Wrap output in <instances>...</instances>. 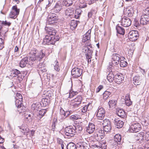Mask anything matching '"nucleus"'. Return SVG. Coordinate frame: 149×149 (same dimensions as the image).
<instances>
[{"instance_id": "7", "label": "nucleus", "mask_w": 149, "mask_h": 149, "mask_svg": "<svg viewBox=\"0 0 149 149\" xmlns=\"http://www.w3.org/2000/svg\"><path fill=\"white\" fill-rule=\"evenodd\" d=\"M128 37L130 41H135L138 39L139 37L138 32L137 31H131L129 33Z\"/></svg>"}, {"instance_id": "8", "label": "nucleus", "mask_w": 149, "mask_h": 149, "mask_svg": "<svg viewBox=\"0 0 149 149\" xmlns=\"http://www.w3.org/2000/svg\"><path fill=\"white\" fill-rule=\"evenodd\" d=\"M82 70L78 68H73L71 71V74L73 77L77 78L80 77L82 73Z\"/></svg>"}, {"instance_id": "43", "label": "nucleus", "mask_w": 149, "mask_h": 149, "mask_svg": "<svg viewBox=\"0 0 149 149\" xmlns=\"http://www.w3.org/2000/svg\"><path fill=\"white\" fill-rule=\"evenodd\" d=\"M23 100L21 101L20 100H15V105L18 108H20L22 107V103Z\"/></svg>"}, {"instance_id": "16", "label": "nucleus", "mask_w": 149, "mask_h": 149, "mask_svg": "<svg viewBox=\"0 0 149 149\" xmlns=\"http://www.w3.org/2000/svg\"><path fill=\"white\" fill-rule=\"evenodd\" d=\"M45 29L46 33L50 36H54L57 32L52 27H46Z\"/></svg>"}, {"instance_id": "31", "label": "nucleus", "mask_w": 149, "mask_h": 149, "mask_svg": "<svg viewBox=\"0 0 149 149\" xmlns=\"http://www.w3.org/2000/svg\"><path fill=\"white\" fill-rule=\"evenodd\" d=\"M37 56L38 57V60H39V61H40L45 56V52L43 50H41L39 53L38 52L37 53Z\"/></svg>"}, {"instance_id": "2", "label": "nucleus", "mask_w": 149, "mask_h": 149, "mask_svg": "<svg viewBox=\"0 0 149 149\" xmlns=\"http://www.w3.org/2000/svg\"><path fill=\"white\" fill-rule=\"evenodd\" d=\"M120 56L119 54L116 53L113 54L111 56V62L109 63V65L110 66L109 67V69H111L113 65H116L118 64L120 58Z\"/></svg>"}, {"instance_id": "52", "label": "nucleus", "mask_w": 149, "mask_h": 149, "mask_svg": "<svg viewBox=\"0 0 149 149\" xmlns=\"http://www.w3.org/2000/svg\"><path fill=\"white\" fill-rule=\"evenodd\" d=\"M15 100H23V97L21 94L19 93H17L15 97Z\"/></svg>"}, {"instance_id": "25", "label": "nucleus", "mask_w": 149, "mask_h": 149, "mask_svg": "<svg viewBox=\"0 0 149 149\" xmlns=\"http://www.w3.org/2000/svg\"><path fill=\"white\" fill-rule=\"evenodd\" d=\"M126 12L125 14L128 17H132L133 15L134 10L132 8H128L126 10Z\"/></svg>"}, {"instance_id": "62", "label": "nucleus", "mask_w": 149, "mask_h": 149, "mask_svg": "<svg viewBox=\"0 0 149 149\" xmlns=\"http://www.w3.org/2000/svg\"><path fill=\"white\" fill-rule=\"evenodd\" d=\"M103 88V86L102 85H100L96 89V93L99 92L101 89Z\"/></svg>"}, {"instance_id": "56", "label": "nucleus", "mask_w": 149, "mask_h": 149, "mask_svg": "<svg viewBox=\"0 0 149 149\" xmlns=\"http://www.w3.org/2000/svg\"><path fill=\"white\" fill-rule=\"evenodd\" d=\"M32 119L31 117L29 118L27 117V115H26L25 117V120L27 123H29L32 121Z\"/></svg>"}, {"instance_id": "48", "label": "nucleus", "mask_w": 149, "mask_h": 149, "mask_svg": "<svg viewBox=\"0 0 149 149\" xmlns=\"http://www.w3.org/2000/svg\"><path fill=\"white\" fill-rule=\"evenodd\" d=\"M81 10L80 9H77L75 10L74 17L76 18H78L81 15Z\"/></svg>"}, {"instance_id": "18", "label": "nucleus", "mask_w": 149, "mask_h": 149, "mask_svg": "<svg viewBox=\"0 0 149 149\" xmlns=\"http://www.w3.org/2000/svg\"><path fill=\"white\" fill-rule=\"evenodd\" d=\"M74 10L73 8H69L65 10V15L68 17H69L71 18L74 16Z\"/></svg>"}, {"instance_id": "26", "label": "nucleus", "mask_w": 149, "mask_h": 149, "mask_svg": "<svg viewBox=\"0 0 149 149\" xmlns=\"http://www.w3.org/2000/svg\"><path fill=\"white\" fill-rule=\"evenodd\" d=\"M117 32L120 34L123 35L125 34V29L118 25H117L116 27Z\"/></svg>"}, {"instance_id": "13", "label": "nucleus", "mask_w": 149, "mask_h": 149, "mask_svg": "<svg viewBox=\"0 0 149 149\" xmlns=\"http://www.w3.org/2000/svg\"><path fill=\"white\" fill-rule=\"evenodd\" d=\"M131 24V21L129 18L125 17H123L122 19L121 24L125 27L130 26Z\"/></svg>"}, {"instance_id": "47", "label": "nucleus", "mask_w": 149, "mask_h": 149, "mask_svg": "<svg viewBox=\"0 0 149 149\" xmlns=\"http://www.w3.org/2000/svg\"><path fill=\"white\" fill-rule=\"evenodd\" d=\"M49 100L47 98L43 99L42 100L41 103L43 104V106L45 107L48 104Z\"/></svg>"}, {"instance_id": "5", "label": "nucleus", "mask_w": 149, "mask_h": 149, "mask_svg": "<svg viewBox=\"0 0 149 149\" xmlns=\"http://www.w3.org/2000/svg\"><path fill=\"white\" fill-rule=\"evenodd\" d=\"M38 51L35 49L32 50L29 53V62L31 61V63L35 61L38 59V57H37V53Z\"/></svg>"}, {"instance_id": "19", "label": "nucleus", "mask_w": 149, "mask_h": 149, "mask_svg": "<svg viewBox=\"0 0 149 149\" xmlns=\"http://www.w3.org/2000/svg\"><path fill=\"white\" fill-rule=\"evenodd\" d=\"M144 132H141L137 134L135 136V139L137 141L141 143L144 139Z\"/></svg>"}, {"instance_id": "4", "label": "nucleus", "mask_w": 149, "mask_h": 149, "mask_svg": "<svg viewBox=\"0 0 149 149\" xmlns=\"http://www.w3.org/2000/svg\"><path fill=\"white\" fill-rule=\"evenodd\" d=\"M58 20L57 15L54 13L49 14L47 18V23L52 24Z\"/></svg>"}, {"instance_id": "24", "label": "nucleus", "mask_w": 149, "mask_h": 149, "mask_svg": "<svg viewBox=\"0 0 149 149\" xmlns=\"http://www.w3.org/2000/svg\"><path fill=\"white\" fill-rule=\"evenodd\" d=\"M141 82V79L139 76L136 75L133 78V83L134 84L136 85H139Z\"/></svg>"}, {"instance_id": "44", "label": "nucleus", "mask_w": 149, "mask_h": 149, "mask_svg": "<svg viewBox=\"0 0 149 149\" xmlns=\"http://www.w3.org/2000/svg\"><path fill=\"white\" fill-rule=\"evenodd\" d=\"M62 111L63 112L61 111V114H62L64 117H65V118L67 117L72 113V111H68L65 112V111L63 110Z\"/></svg>"}, {"instance_id": "34", "label": "nucleus", "mask_w": 149, "mask_h": 149, "mask_svg": "<svg viewBox=\"0 0 149 149\" xmlns=\"http://www.w3.org/2000/svg\"><path fill=\"white\" fill-rule=\"evenodd\" d=\"M117 113L118 116L122 118H124L125 116V111L123 110L120 109L118 110Z\"/></svg>"}, {"instance_id": "10", "label": "nucleus", "mask_w": 149, "mask_h": 149, "mask_svg": "<svg viewBox=\"0 0 149 149\" xmlns=\"http://www.w3.org/2000/svg\"><path fill=\"white\" fill-rule=\"evenodd\" d=\"M96 116L98 119L102 120L105 116V111L102 107H99L96 111Z\"/></svg>"}, {"instance_id": "32", "label": "nucleus", "mask_w": 149, "mask_h": 149, "mask_svg": "<svg viewBox=\"0 0 149 149\" xmlns=\"http://www.w3.org/2000/svg\"><path fill=\"white\" fill-rule=\"evenodd\" d=\"M40 104L38 103H33L31 106V109L34 111L36 112L39 110Z\"/></svg>"}, {"instance_id": "33", "label": "nucleus", "mask_w": 149, "mask_h": 149, "mask_svg": "<svg viewBox=\"0 0 149 149\" xmlns=\"http://www.w3.org/2000/svg\"><path fill=\"white\" fill-rule=\"evenodd\" d=\"M124 58H125L123 57L120 58V65L121 67H124L127 66V62L124 60Z\"/></svg>"}, {"instance_id": "17", "label": "nucleus", "mask_w": 149, "mask_h": 149, "mask_svg": "<svg viewBox=\"0 0 149 149\" xmlns=\"http://www.w3.org/2000/svg\"><path fill=\"white\" fill-rule=\"evenodd\" d=\"M95 130V126L92 123H90L89 124L88 127H87L86 131L89 134H92Z\"/></svg>"}, {"instance_id": "38", "label": "nucleus", "mask_w": 149, "mask_h": 149, "mask_svg": "<svg viewBox=\"0 0 149 149\" xmlns=\"http://www.w3.org/2000/svg\"><path fill=\"white\" fill-rule=\"evenodd\" d=\"M46 112V110L45 109H42L39 111L38 116H39L40 119L44 116Z\"/></svg>"}, {"instance_id": "51", "label": "nucleus", "mask_w": 149, "mask_h": 149, "mask_svg": "<svg viewBox=\"0 0 149 149\" xmlns=\"http://www.w3.org/2000/svg\"><path fill=\"white\" fill-rule=\"evenodd\" d=\"M103 127L104 130L105 132H110L111 129V124L110 125H108V126Z\"/></svg>"}, {"instance_id": "45", "label": "nucleus", "mask_w": 149, "mask_h": 149, "mask_svg": "<svg viewBox=\"0 0 149 149\" xmlns=\"http://www.w3.org/2000/svg\"><path fill=\"white\" fill-rule=\"evenodd\" d=\"M70 105L73 108L75 109H77L79 107L80 104L77 103H76L74 102H73L72 101H71Z\"/></svg>"}, {"instance_id": "1", "label": "nucleus", "mask_w": 149, "mask_h": 149, "mask_svg": "<svg viewBox=\"0 0 149 149\" xmlns=\"http://www.w3.org/2000/svg\"><path fill=\"white\" fill-rule=\"evenodd\" d=\"M60 38L59 36H53L52 37L50 36L46 35L43 39L44 44L48 45L54 44L55 42L58 41Z\"/></svg>"}, {"instance_id": "15", "label": "nucleus", "mask_w": 149, "mask_h": 149, "mask_svg": "<svg viewBox=\"0 0 149 149\" xmlns=\"http://www.w3.org/2000/svg\"><path fill=\"white\" fill-rule=\"evenodd\" d=\"M104 130L97 129L94 133V136L95 137H97V139H99V137L102 138L104 136Z\"/></svg>"}, {"instance_id": "6", "label": "nucleus", "mask_w": 149, "mask_h": 149, "mask_svg": "<svg viewBox=\"0 0 149 149\" xmlns=\"http://www.w3.org/2000/svg\"><path fill=\"white\" fill-rule=\"evenodd\" d=\"M82 52L86 54V59H88V63H90L91 61V58L92 51L88 47H84L82 49Z\"/></svg>"}, {"instance_id": "46", "label": "nucleus", "mask_w": 149, "mask_h": 149, "mask_svg": "<svg viewBox=\"0 0 149 149\" xmlns=\"http://www.w3.org/2000/svg\"><path fill=\"white\" fill-rule=\"evenodd\" d=\"M102 124L103 127H104L107 125L108 126V125H110L111 123V122L108 119H106L103 120Z\"/></svg>"}, {"instance_id": "64", "label": "nucleus", "mask_w": 149, "mask_h": 149, "mask_svg": "<svg viewBox=\"0 0 149 149\" xmlns=\"http://www.w3.org/2000/svg\"><path fill=\"white\" fill-rule=\"evenodd\" d=\"M57 123V122H53L52 124V129L53 130L55 129V126L56 125V124Z\"/></svg>"}, {"instance_id": "12", "label": "nucleus", "mask_w": 149, "mask_h": 149, "mask_svg": "<svg viewBox=\"0 0 149 149\" xmlns=\"http://www.w3.org/2000/svg\"><path fill=\"white\" fill-rule=\"evenodd\" d=\"M11 76L12 77H14L17 76V78L19 81H21L22 79V75L20 73V71L16 69H13L11 72Z\"/></svg>"}, {"instance_id": "27", "label": "nucleus", "mask_w": 149, "mask_h": 149, "mask_svg": "<svg viewBox=\"0 0 149 149\" xmlns=\"http://www.w3.org/2000/svg\"><path fill=\"white\" fill-rule=\"evenodd\" d=\"M116 103L117 101L115 100H111L109 101L108 103L109 108L112 109L115 108Z\"/></svg>"}, {"instance_id": "61", "label": "nucleus", "mask_w": 149, "mask_h": 149, "mask_svg": "<svg viewBox=\"0 0 149 149\" xmlns=\"http://www.w3.org/2000/svg\"><path fill=\"white\" fill-rule=\"evenodd\" d=\"M88 106V105H85L84 107L82 109V112L83 113L86 112L87 111Z\"/></svg>"}, {"instance_id": "54", "label": "nucleus", "mask_w": 149, "mask_h": 149, "mask_svg": "<svg viewBox=\"0 0 149 149\" xmlns=\"http://www.w3.org/2000/svg\"><path fill=\"white\" fill-rule=\"evenodd\" d=\"M143 14L145 15H147V16L149 17V7H148L144 10Z\"/></svg>"}, {"instance_id": "57", "label": "nucleus", "mask_w": 149, "mask_h": 149, "mask_svg": "<svg viewBox=\"0 0 149 149\" xmlns=\"http://www.w3.org/2000/svg\"><path fill=\"white\" fill-rule=\"evenodd\" d=\"M42 65H38V68L39 69V70H38L39 71H41L42 72H45L46 71V69L44 67H43V68H42L41 67Z\"/></svg>"}, {"instance_id": "22", "label": "nucleus", "mask_w": 149, "mask_h": 149, "mask_svg": "<svg viewBox=\"0 0 149 149\" xmlns=\"http://www.w3.org/2000/svg\"><path fill=\"white\" fill-rule=\"evenodd\" d=\"M91 30H89L88 31L84 34L82 40L83 42H85L89 40L91 38Z\"/></svg>"}, {"instance_id": "28", "label": "nucleus", "mask_w": 149, "mask_h": 149, "mask_svg": "<svg viewBox=\"0 0 149 149\" xmlns=\"http://www.w3.org/2000/svg\"><path fill=\"white\" fill-rule=\"evenodd\" d=\"M115 76L112 73V71L110 72L107 76V79L109 82H112L114 81Z\"/></svg>"}, {"instance_id": "40", "label": "nucleus", "mask_w": 149, "mask_h": 149, "mask_svg": "<svg viewBox=\"0 0 149 149\" xmlns=\"http://www.w3.org/2000/svg\"><path fill=\"white\" fill-rule=\"evenodd\" d=\"M114 140L118 143V142H120L122 139L121 136L119 134H116L114 136Z\"/></svg>"}, {"instance_id": "11", "label": "nucleus", "mask_w": 149, "mask_h": 149, "mask_svg": "<svg viewBox=\"0 0 149 149\" xmlns=\"http://www.w3.org/2000/svg\"><path fill=\"white\" fill-rule=\"evenodd\" d=\"M141 129L140 124L138 123H135L131 126L130 131L131 132H136Z\"/></svg>"}, {"instance_id": "20", "label": "nucleus", "mask_w": 149, "mask_h": 149, "mask_svg": "<svg viewBox=\"0 0 149 149\" xmlns=\"http://www.w3.org/2000/svg\"><path fill=\"white\" fill-rule=\"evenodd\" d=\"M122 75L119 74H117L115 75L114 81L118 84H120L123 80Z\"/></svg>"}, {"instance_id": "55", "label": "nucleus", "mask_w": 149, "mask_h": 149, "mask_svg": "<svg viewBox=\"0 0 149 149\" xmlns=\"http://www.w3.org/2000/svg\"><path fill=\"white\" fill-rule=\"evenodd\" d=\"M4 46V42L3 39L0 38V50L2 49Z\"/></svg>"}, {"instance_id": "29", "label": "nucleus", "mask_w": 149, "mask_h": 149, "mask_svg": "<svg viewBox=\"0 0 149 149\" xmlns=\"http://www.w3.org/2000/svg\"><path fill=\"white\" fill-rule=\"evenodd\" d=\"M78 22L76 21L72 20L70 22V25L71 29L74 30L75 29L78 25Z\"/></svg>"}, {"instance_id": "42", "label": "nucleus", "mask_w": 149, "mask_h": 149, "mask_svg": "<svg viewBox=\"0 0 149 149\" xmlns=\"http://www.w3.org/2000/svg\"><path fill=\"white\" fill-rule=\"evenodd\" d=\"M54 66V69L57 71L58 72L60 71V69L59 66V63L57 60L55 61L54 63L53 64Z\"/></svg>"}, {"instance_id": "41", "label": "nucleus", "mask_w": 149, "mask_h": 149, "mask_svg": "<svg viewBox=\"0 0 149 149\" xmlns=\"http://www.w3.org/2000/svg\"><path fill=\"white\" fill-rule=\"evenodd\" d=\"M20 129L21 130V132L23 133L24 134L26 135L27 137H28V134H27V132H29V129L23 127H22L21 128H20Z\"/></svg>"}, {"instance_id": "53", "label": "nucleus", "mask_w": 149, "mask_h": 149, "mask_svg": "<svg viewBox=\"0 0 149 149\" xmlns=\"http://www.w3.org/2000/svg\"><path fill=\"white\" fill-rule=\"evenodd\" d=\"M79 118V116L77 114L72 115L70 116V119L72 120H77Z\"/></svg>"}, {"instance_id": "59", "label": "nucleus", "mask_w": 149, "mask_h": 149, "mask_svg": "<svg viewBox=\"0 0 149 149\" xmlns=\"http://www.w3.org/2000/svg\"><path fill=\"white\" fill-rule=\"evenodd\" d=\"M125 104L127 106H130L132 104V102L130 100L125 101Z\"/></svg>"}, {"instance_id": "3", "label": "nucleus", "mask_w": 149, "mask_h": 149, "mask_svg": "<svg viewBox=\"0 0 149 149\" xmlns=\"http://www.w3.org/2000/svg\"><path fill=\"white\" fill-rule=\"evenodd\" d=\"M74 126H69L66 127L65 129V134L68 136L72 137L75 134L76 131L75 130Z\"/></svg>"}, {"instance_id": "23", "label": "nucleus", "mask_w": 149, "mask_h": 149, "mask_svg": "<svg viewBox=\"0 0 149 149\" xmlns=\"http://www.w3.org/2000/svg\"><path fill=\"white\" fill-rule=\"evenodd\" d=\"M28 59L27 57H24L22 59L19 63L20 66L21 68H24L27 63H29L30 64L31 63H29Z\"/></svg>"}, {"instance_id": "9", "label": "nucleus", "mask_w": 149, "mask_h": 149, "mask_svg": "<svg viewBox=\"0 0 149 149\" xmlns=\"http://www.w3.org/2000/svg\"><path fill=\"white\" fill-rule=\"evenodd\" d=\"M13 10L10 13L9 16L11 18H15L19 14V9L17 8L16 6L12 7Z\"/></svg>"}, {"instance_id": "35", "label": "nucleus", "mask_w": 149, "mask_h": 149, "mask_svg": "<svg viewBox=\"0 0 149 149\" xmlns=\"http://www.w3.org/2000/svg\"><path fill=\"white\" fill-rule=\"evenodd\" d=\"M111 93L109 91H105L103 94V98L104 100H107L109 97L110 95H111Z\"/></svg>"}, {"instance_id": "30", "label": "nucleus", "mask_w": 149, "mask_h": 149, "mask_svg": "<svg viewBox=\"0 0 149 149\" xmlns=\"http://www.w3.org/2000/svg\"><path fill=\"white\" fill-rule=\"evenodd\" d=\"M62 8L61 6L58 3H56L52 9L53 11L55 13H58Z\"/></svg>"}, {"instance_id": "58", "label": "nucleus", "mask_w": 149, "mask_h": 149, "mask_svg": "<svg viewBox=\"0 0 149 149\" xmlns=\"http://www.w3.org/2000/svg\"><path fill=\"white\" fill-rule=\"evenodd\" d=\"M144 136L145 140H149V132H144Z\"/></svg>"}, {"instance_id": "36", "label": "nucleus", "mask_w": 149, "mask_h": 149, "mask_svg": "<svg viewBox=\"0 0 149 149\" xmlns=\"http://www.w3.org/2000/svg\"><path fill=\"white\" fill-rule=\"evenodd\" d=\"M82 99V97L81 96L78 95L76 98L72 101L73 102H74L76 103H77L80 104L81 103Z\"/></svg>"}, {"instance_id": "39", "label": "nucleus", "mask_w": 149, "mask_h": 149, "mask_svg": "<svg viewBox=\"0 0 149 149\" xmlns=\"http://www.w3.org/2000/svg\"><path fill=\"white\" fill-rule=\"evenodd\" d=\"M67 149H77L76 146L72 142L70 143L67 146Z\"/></svg>"}, {"instance_id": "14", "label": "nucleus", "mask_w": 149, "mask_h": 149, "mask_svg": "<svg viewBox=\"0 0 149 149\" xmlns=\"http://www.w3.org/2000/svg\"><path fill=\"white\" fill-rule=\"evenodd\" d=\"M149 21V17L147 15L143 14L141 16L140 23L141 24L144 25L147 24Z\"/></svg>"}, {"instance_id": "60", "label": "nucleus", "mask_w": 149, "mask_h": 149, "mask_svg": "<svg viewBox=\"0 0 149 149\" xmlns=\"http://www.w3.org/2000/svg\"><path fill=\"white\" fill-rule=\"evenodd\" d=\"M2 23L5 26H9L11 24V23L8 22L6 21H3Z\"/></svg>"}, {"instance_id": "21", "label": "nucleus", "mask_w": 149, "mask_h": 149, "mask_svg": "<svg viewBox=\"0 0 149 149\" xmlns=\"http://www.w3.org/2000/svg\"><path fill=\"white\" fill-rule=\"evenodd\" d=\"M113 122L116 127L118 128H121L124 125V123L123 121L118 119H115Z\"/></svg>"}, {"instance_id": "49", "label": "nucleus", "mask_w": 149, "mask_h": 149, "mask_svg": "<svg viewBox=\"0 0 149 149\" xmlns=\"http://www.w3.org/2000/svg\"><path fill=\"white\" fill-rule=\"evenodd\" d=\"M74 128L75 130L78 133H80L82 130V127L80 125H78L76 126H74Z\"/></svg>"}, {"instance_id": "50", "label": "nucleus", "mask_w": 149, "mask_h": 149, "mask_svg": "<svg viewBox=\"0 0 149 149\" xmlns=\"http://www.w3.org/2000/svg\"><path fill=\"white\" fill-rule=\"evenodd\" d=\"M83 144H86V143L82 141L78 143L77 145H76L77 146V148H78L79 149H81V148H83Z\"/></svg>"}, {"instance_id": "63", "label": "nucleus", "mask_w": 149, "mask_h": 149, "mask_svg": "<svg viewBox=\"0 0 149 149\" xmlns=\"http://www.w3.org/2000/svg\"><path fill=\"white\" fill-rule=\"evenodd\" d=\"M94 12V10H91L90 12H89L88 14V16L89 17H92V15L93 14V12Z\"/></svg>"}, {"instance_id": "37", "label": "nucleus", "mask_w": 149, "mask_h": 149, "mask_svg": "<svg viewBox=\"0 0 149 149\" xmlns=\"http://www.w3.org/2000/svg\"><path fill=\"white\" fill-rule=\"evenodd\" d=\"M64 5L66 6H69L72 4L73 0H63Z\"/></svg>"}]
</instances>
